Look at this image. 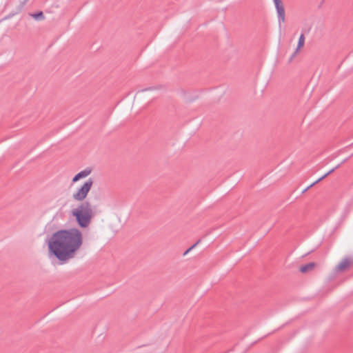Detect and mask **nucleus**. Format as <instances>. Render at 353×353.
Wrapping results in <instances>:
<instances>
[{"instance_id": "f257e3e1", "label": "nucleus", "mask_w": 353, "mask_h": 353, "mask_svg": "<svg viewBox=\"0 0 353 353\" xmlns=\"http://www.w3.org/2000/svg\"><path fill=\"white\" fill-rule=\"evenodd\" d=\"M83 245V234L75 228L59 230L48 241L49 252L63 264L74 259Z\"/></svg>"}, {"instance_id": "f03ea898", "label": "nucleus", "mask_w": 353, "mask_h": 353, "mask_svg": "<svg viewBox=\"0 0 353 353\" xmlns=\"http://www.w3.org/2000/svg\"><path fill=\"white\" fill-rule=\"evenodd\" d=\"M92 184L93 180L90 178L85 181L81 187L72 195V198L75 201H83L77 208L72 211V214L75 217L77 224L82 228H87L90 223L92 217L94 216V212L92 210L90 203L83 201L91 190Z\"/></svg>"}, {"instance_id": "7ed1b4c3", "label": "nucleus", "mask_w": 353, "mask_h": 353, "mask_svg": "<svg viewBox=\"0 0 353 353\" xmlns=\"http://www.w3.org/2000/svg\"><path fill=\"white\" fill-rule=\"evenodd\" d=\"M279 17V23L285 22V13L283 3L281 0H273Z\"/></svg>"}, {"instance_id": "20e7f679", "label": "nucleus", "mask_w": 353, "mask_h": 353, "mask_svg": "<svg viewBox=\"0 0 353 353\" xmlns=\"http://www.w3.org/2000/svg\"><path fill=\"white\" fill-rule=\"evenodd\" d=\"M353 264V260L349 257L343 259L336 267L335 270L337 272H341L347 270L350 266Z\"/></svg>"}, {"instance_id": "39448f33", "label": "nucleus", "mask_w": 353, "mask_h": 353, "mask_svg": "<svg viewBox=\"0 0 353 353\" xmlns=\"http://www.w3.org/2000/svg\"><path fill=\"white\" fill-rule=\"evenodd\" d=\"M347 160V159H344L341 163L338 164L336 167H334V168L331 169L330 171H328L327 173H325L324 175H323L321 177H320L319 179H317L316 181H314V183H312V184H310L308 187H307L303 191V193L305 192L307 190H309L310 188H312V186H314V185H316V183H319L320 181H321L323 179H324L325 178H326L328 175H330V174H332V172H334L335 170L338 169L343 163H344Z\"/></svg>"}, {"instance_id": "423d86ee", "label": "nucleus", "mask_w": 353, "mask_h": 353, "mask_svg": "<svg viewBox=\"0 0 353 353\" xmlns=\"http://www.w3.org/2000/svg\"><path fill=\"white\" fill-rule=\"evenodd\" d=\"M91 172L92 169L90 168H87L85 170L79 172L72 178V182L75 183L81 179L85 178L91 173Z\"/></svg>"}, {"instance_id": "0eeeda50", "label": "nucleus", "mask_w": 353, "mask_h": 353, "mask_svg": "<svg viewBox=\"0 0 353 353\" xmlns=\"http://www.w3.org/2000/svg\"><path fill=\"white\" fill-rule=\"evenodd\" d=\"M304 43H305V36L303 34H301L299 38L297 47H296L295 51L294 52V53L291 55V57L289 59V62H291L293 60V59L296 57V54L298 53L299 50L301 48L303 47Z\"/></svg>"}, {"instance_id": "6e6552de", "label": "nucleus", "mask_w": 353, "mask_h": 353, "mask_svg": "<svg viewBox=\"0 0 353 353\" xmlns=\"http://www.w3.org/2000/svg\"><path fill=\"white\" fill-rule=\"evenodd\" d=\"M316 263L314 262H310L307 264L303 265L300 268V272L302 273H306L312 271L316 267Z\"/></svg>"}, {"instance_id": "1a4fd4ad", "label": "nucleus", "mask_w": 353, "mask_h": 353, "mask_svg": "<svg viewBox=\"0 0 353 353\" xmlns=\"http://www.w3.org/2000/svg\"><path fill=\"white\" fill-rule=\"evenodd\" d=\"M30 15L37 21H43L45 19V16L42 11H39L36 13H30Z\"/></svg>"}, {"instance_id": "9d476101", "label": "nucleus", "mask_w": 353, "mask_h": 353, "mask_svg": "<svg viewBox=\"0 0 353 353\" xmlns=\"http://www.w3.org/2000/svg\"><path fill=\"white\" fill-rule=\"evenodd\" d=\"M29 0H23L21 4H20V10H21L23 6L26 4V3Z\"/></svg>"}, {"instance_id": "9b49d317", "label": "nucleus", "mask_w": 353, "mask_h": 353, "mask_svg": "<svg viewBox=\"0 0 353 353\" xmlns=\"http://www.w3.org/2000/svg\"><path fill=\"white\" fill-rule=\"evenodd\" d=\"M201 242V239H199L194 244L191 246V248L194 249Z\"/></svg>"}, {"instance_id": "f8f14e48", "label": "nucleus", "mask_w": 353, "mask_h": 353, "mask_svg": "<svg viewBox=\"0 0 353 353\" xmlns=\"http://www.w3.org/2000/svg\"><path fill=\"white\" fill-rule=\"evenodd\" d=\"M190 252V249H189V248H188V250H187L183 253V256H185V255H186L188 252Z\"/></svg>"}, {"instance_id": "ddd939ff", "label": "nucleus", "mask_w": 353, "mask_h": 353, "mask_svg": "<svg viewBox=\"0 0 353 353\" xmlns=\"http://www.w3.org/2000/svg\"><path fill=\"white\" fill-rule=\"evenodd\" d=\"M151 88H146L145 90H143L142 91H144V90H150Z\"/></svg>"}]
</instances>
